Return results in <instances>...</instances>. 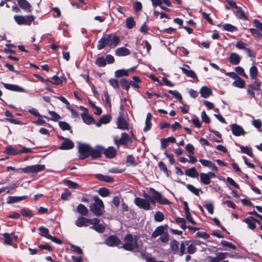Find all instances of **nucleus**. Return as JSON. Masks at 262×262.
Instances as JSON below:
<instances>
[{
	"mask_svg": "<svg viewBox=\"0 0 262 262\" xmlns=\"http://www.w3.org/2000/svg\"><path fill=\"white\" fill-rule=\"evenodd\" d=\"M96 178L100 181L111 183L113 182V178L108 176L103 175L102 174H98Z\"/></svg>",
	"mask_w": 262,
	"mask_h": 262,
	"instance_id": "35",
	"label": "nucleus"
},
{
	"mask_svg": "<svg viewBox=\"0 0 262 262\" xmlns=\"http://www.w3.org/2000/svg\"><path fill=\"white\" fill-rule=\"evenodd\" d=\"M139 239L138 236H135L134 237L130 234H127L124 237V244L122 247L126 250L132 251L135 249H139L141 244L138 243Z\"/></svg>",
	"mask_w": 262,
	"mask_h": 262,
	"instance_id": "1",
	"label": "nucleus"
},
{
	"mask_svg": "<svg viewBox=\"0 0 262 262\" xmlns=\"http://www.w3.org/2000/svg\"><path fill=\"white\" fill-rule=\"evenodd\" d=\"M59 126L63 130L70 129V126L69 124L64 121H60L59 122Z\"/></svg>",
	"mask_w": 262,
	"mask_h": 262,
	"instance_id": "60",
	"label": "nucleus"
},
{
	"mask_svg": "<svg viewBox=\"0 0 262 262\" xmlns=\"http://www.w3.org/2000/svg\"><path fill=\"white\" fill-rule=\"evenodd\" d=\"M117 128L122 130L128 129V124L122 115H119L117 119Z\"/></svg>",
	"mask_w": 262,
	"mask_h": 262,
	"instance_id": "16",
	"label": "nucleus"
},
{
	"mask_svg": "<svg viewBox=\"0 0 262 262\" xmlns=\"http://www.w3.org/2000/svg\"><path fill=\"white\" fill-rule=\"evenodd\" d=\"M211 93V89L206 86H202L200 91L201 96L205 98L209 97Z\"/></svg>",
	"mask_w": 262,
	"mask_h": 262,
	"instance_id": "25",
	"label": "nucleus"
},
{
	"mask_svg": "<svg viewBox=\"0 0 262 262\" xmlns=\"http://www.w3.org/2000/svg\"><path fill=\"white\" fill-rule=\"evenodd\" d=\"M103 152L106 157L112 158L116 154V150L113 147H109L106 149H104Z\"/></svg>",
	"mask_w": 262,
	"mask_h": 262,
	"instance_id": "27",
	"label": "nucleus"
},
{
	"mask_svg": "<svg viewBox=\"0 0 262 262\" xmlns=\"http://www.w3.org/2000/svg\"><path fill=\"white\" fill-rule=\"evenodd\" d=\"M78 148L80 159H84L90 156L92 147L89 145L84 143H79Z\"/></svg>",
	"mask_w": 262,
	"mask_h": 262,
	"instance_id": "5",
	"label": "nucleus"
},
{
	"mask_svg": "<svg viewBox=\"0 0 262 262\" xmlns=\"http://www.w3.org/2000/svg\"><path fill=\"white\" fill-rule=\"evenodd\" d=\"M164 232V228L163 226L158 227L151 234V237L156 238L159 235H161Z\"/></svg>",
	"mask_w": 262,
	"mask_h": 262,
	"instance_id": "38",
	"label": "nucleus"
},
{
	"mask_svg": "<svg viewBox=\"0 0 262 262\" xmlns=\"http://www.w3.org/2000/svg\"><path fill=\"white\" fill-rule=\"evenodd\" d=\"M64 183L66 185L72 188L76 189L78 186L77 183L70 180H66Z\"/></svg>",
	"mask_w": 262,
	"mask_h": 262,
	"instance_id": "62",
	"label": "nucleus"
},
{
	"mask_svg": "<svg viewBox=\"0 0 262 262\" xmlns=\"http://www.w3.org/2000/svg\"><path fill=\"white\" fill-rule=\"evenodd\" d=\"M93 199L94 203L90 205V210L95 215L101 216L103 214L104 209L103 201L98 196H93Z\"/></svg>",
	"mask_w": 262,
	"mask_h": 262,
	"instance_id": "2",
	"label": "nucleus"
},
{
	"mask_svg": "<svg viewBox=\"0 0 262 262\" xmlns=\"http://www.w3.org/2000/svg\"><path fill=\"white\" fill-rule=\"evenodd\" d=\"M236 15L239 19H244V20L247 19V16L246 15L244 11L242 9V8L241 7L237 8Z\"/></svg>",
	"mask_w": 262,
	"mask_h": 262,
	"instance_id": "40",
	"label": "nucleus"
},
{
	"mask_svg": "<svg viewBox=\"0 0 262 262\" xmlns=\"http://www.w3.org/2000/svg\"><path fill=\"white\" fill-rule=\"evenodd\" d=\"M112 37L111 34H105L98 41L97 49L101 50L103 49L106 45L108 46L110 38Z\"/></svg>",
	"mask_w": 262,
	"mask_h": 262,
	"instance_id": "11",
	"label": "nucleus"
},
{
	"mask_svg": "<svg viewBox=\"0 0 262 262\" xmlns=\"http://www.w3.org/2000/svg\"><path fill=\"white\" fill-rule=\"evenodd\" d=\"M104 148L101 146H97L95 148H91L90 156H91L93 159H96L101 157Z\"/></svg>",
	"mask_w": 262,
	"mask_h": 262,
	"instance_id": "14",
	"label": "nucleus"
},
{
	"mask_svg": "<svg viewBox=\"0 0 262 262\" xmlns=\"http://www.w3.org/2000/svg\"><path fill=\"white\" fill-rule=\"evenodd\" d=\"M241 60V56L236 53H231L229 57V61L233 65L238 64Z\"/></svg>",
	"mask_w": 262,
	"mask_h": 262,
	"instance_id": "21",
	"label": "nucleus"
},
{
	"mask_svg": "<svg viewBox=\"0 0 262 262\" xmlns=\"http://www.w3.org/2000/svg\"><path fill=\"white\" fill-rule=\"evenodd\" d=\"M95 63L100 67H103L106 65L105 60L102 57H98L96 59Z\"/></svg>",
	"mask_w": 262,
	"mask_h": 262,
	"instance_id": "53",
	"label": "nucleus"
},
{
	"mask_svg": "<svg viewBox=\"0 0 262 262\" xmlns=\"http://www.w3.org/2000/svg\"><path fill=\"white\" fill-rule=\"evenodd\" d=\"M45 168L44 165L37 164L31 166H28L26 167L22 168L21 170L24 173H37L43 171Z\"/></svg>",
	"mask_w": 262,
	"mask_h": 262,
	"instance_id": "7",
	"label": "nucleus"
},
{
	"mask_svg": "<svg viewBox=\"0 0 262 262\" xmlns=\"http://www.w3.org/2000/svg\"><path fill=\"white\" fill-rule=\"evenodd\" d=\"M150 191L152 193L153 196L156 199L157 202L164 205L170 204V202L167 199L163 197L161 194L155 189L150 188Z\"/></svg>",
	"mask_w": 262,
	"mask_h": 262,
	"instance_id": "10",
	"label": "nucleus"
},
{
	"mask_svg": "<svg viewBox=\"0 0 262 262\" xmlns=\"http://www.w3.org/2000/svg\"><path fill=\"white\" fill-rule=\"evenodd\" d=\"M52 78L54 80V81L51 82V83L57 85H61L62 84V80L58 76L54 75L52 77Z\"/></svg>",
	"mask_w": 262,
	"mask_h": 262,
	"instance_id": "58",
	"label": "nucleus"
},
{
	"mask_svg": "<svg viewBox=\"0 0 262 262\" xmlns=\"http://www.w3.org/2000/svg\"><path fill=\"white\" fill-rule=\"evenodd\" d=\"M91 228L94 229L95 230L98 232L102 233L104 232L105 229V227L104 225L102 224H98L97 225H95V226H92Z\"/></svg>",
	"mask_w": 262,
	"mask_h": 262,
	"instance_id": "54",
	"label": "nucleus"
},
{
	"mask_svg": "<svg viewBox=\"0 0 262 262\" xmlns=\"http://www.w3.org/2000/svg\"><path fill=\"white\" fill-rule=\"evenodd\" d=\"M111 116L108 115L102 116L99 121L96 123L97 127H100L102 124H106L111 120Z\"/></svg>",
	"mask_w": 262,
	"mask_h": 262,
	"instance_id": "30",
	"label": "nucleus"
},
{
	"mask_svg": "<svg viewBox=\"0 0 262 262\" xmlns=\"http://www.w3.org/2000/svg\"><path fill=\"white\" fill-rule=\"evenodd\" d=\"M191 122L196 127L199 128L201 127L202 123L198 118L196 117H193L191 120Z\"/></svg>",
	"mask_w": 262,
	"mask_h": 262,
	"instance_id": "64",
	"label": "nucleus"
},
{
	"mask_svg": "<svg viewBox=\"0 0 262 262\" xmlns=\"http://www.w3.org/2000/svg\"><path fill=\"white\" fill-rule=\"evenodd\" d=\"M61 138L64 140V141L60 146V149L69 150L72 149L74 147V143L71 140L67 138H64L63 137H62Z\"/></svg>",
	"mask_w": 262,
	"mask_h": 262,
	"instance_id": "15",
	"label": "nucleus"
},
{
	"mask_svg": "<svg viewBox=\"0 0 262 262\" xmlns=\"http://www.w3.org/2000/svg\"><path fill=\"white\" fill-rule=\"evenodd\" d=\"M185 174L186 176L191 178H195L199 175L198 172L196 171V169L194 167L186 170L185 171Z\"/></svg>",
	"mask_w": 262,
	"mask_h": 262,
	"instance_id": "29",
	"label": "nucleus"
},
{
	"mask_svg": "<svg viewBox=\"0 0 262 262\" xmlns=\"http://www.w3.org/2000/svg\"><path fill=\"white\" fill-rule=\"evenodd\" d=\"M120 84L123 89L127 91H128L130 88V84H129L128 81L125 79H121Z\"/></svg>",
	"mask_w": 262,
	"mask_h": 262,
	"instance_id": "55",
	"label": "nucleus"
},
{
	"mask_svg": "<svg viewBox=\"0 0 262 262\" xmlns=\"http://www.w3.org/2000/svg\"><path fill=\"white\" fill-rule=\"evenodd\" d=\"M135 21L132 17H128L126 19V26L128 29H132L135 26Z\"/></svg>",
	"mask_w": 262,
	"mask_h": 262,
	"instance_id": "44",
	"label": "nucleus"
},
{
	"mask_svg": "<svg viewBox=\"0 0 262 262\" xmlns=\"http://www.w3.org/2000/svg\"><path fill=\"white\" fill-rule=\"evenodd\" d=\"M235 71L240 75L248 78L247 75L245 73L244 69L241 67H236L235 68Z\"/></svg>",
	"mask_w": 262,
	"mask_h": 262,
	"instance_id": "52",
	"label": "nucleus"
},
{
	"mask_svg": "<svg viewBox=\"0 0 262 262\" xmlns=\"http://www.w3.org/2000/svg\"><path fill=\"white\" fill-rule=\"evenodd\" d=\"M76 211L81 215H87L88 213V208L83 204H80L77 207Z\"/></svg>",
	"mask_w": 262,
	"mask_h": 262,
	"instance_id": "32",
	"label": "nucleus"
},
{
	"mask_svg": "<svg viewBox=\"0 0 262 262\" xmlns=\"http://www.w3.org/2000/svg\"><path fill=\"white\" fill-rule=\"evenodd\" d=\"M39 230L40 231V235L42 236L45 237L46 238L49 239V238H51V235L49 234V229L43 226H40L39 228Z\"/></svg>",
	"mask_w": 262,
	"mask_h": 262,
	"instance_id": "39",
	"label": "nucleus"
},
{
	"mask_svg": "<svg viewBox=\"0 0 262 262\" xmlns=\"http://www.w3.org/2000/svg\"><path fill=\"white\" fill-rule=\"evenodd\" d=\"M14 19L18 25L30 26L34 21L35 17L33 15H15L14 16Z\"/></svg>",
	"mask_w": 262,
	"mask_h": 262,
	"instance_id": "4",
	"label": "nucleus"
},
{
	"mask_svg": "<svg viewBox=\"0 0 262 262\" xmlns=\"http://www.w3.org/2000/svg\"><path fill=\"white\" fill-rule=\"evenodd\" d=\"M232 133L235 136L244 135L246 133L243 127L236 124H233L230 125Z\"/></svg>",
	"mask_w": 262,
	"mask_h": 262,
	"instance_id": "12",
	"label": "nucleus"
},
{
	"mask_svg": "<svg viewBox=\"0 0 262 262\" xmlns=\"http://www.w3.org/2000/svg\"><path fill=\"white\" fill-rule=\"evenodd\" d=\"M20 7L27 12H31V6L26 0H18Z\"/></svg>",
	"mask_w": 262,
	"mask_h": 262,
	"instance_id": "23",
	"label": "nucleus"
},
{
	"mask_svg": "<svg viewBox=\"0 0 262 262\" xmlns=\"http://www.w3.org/2000/svg\"><path fill=\"white\" fill-rule=\"evenodd\" d=\"M181 69L182 72L187 77H190L193 79L197 78L195 72L190 69V67L187 64H184L183 67H181Z\"/></svg>",
	"mask_w": 262,
	"mask_h": 262,
	"instance_id": "13",
	"label": "nucleus"
},
{
	"mask_svg": "<svg viewBox=\"0 0 262 262\" xmlns=\"http://www.w3.org/2000/svg\"><path fill=\"white\" fill-rule=\"evenodd\" d=\"M109 246H117L120 244V241L116 236H110L105 241Z\"/></svg>",
	"mask_w": 262,
	"mask_h": 262,
	"instance_id": "17",
	"label": "nucleus"
},
{
	"mask_svg": "<svg viewBox=\"0 0 262 262\" xmlns=\"http://www.w3.org/2000/svg\"><path fill=\"white\" fill-rule=\"evenodd\" d=\"M186 187L190 191L196 195H199V192L201 191V189L196 188L191 184H187Z\"/></svg>",
	"mask_w": 262,
	"mask_h": 262,
	"instance_id": "41",
	"label": "nucleus"
},
{
	"mask_svg": "<svg viewBox=\"0 0 262 262\" xmlns=\"http://www.w3.org/2000/svg\"><path fill=\"white\" fill-rule=\"evenodd\" d=\"M169 93L174 96L176 98H178L181 103H183V101L182 100V97L181 94L178 92L177 91L170 90L169 91Z\"/></svg>",
	"mask_w": 262,
	"mask_h": 262,
	"instance_id": "51",
	"label": "nucleus"
},
{
	"mask_svg": "<svg viewBox=\"0 0 262 262\" xmlns=\"http://www.w3.org/2000/svg\"><path fill=\"white\" fill-rule=\"evenodd\" d=\"M126 163L128 165L130 166H135L137 164L135 158L131 155L127 156Z\"/></svg>",
	"mask_w": 262,
	"mask_h": 262,
	"instance_id": "49",
	"label": "nucleus"
},
{
	"mask_svg": "<svg viewBox=\"0 0 262 262\" xmlns=\"http://www.w3.org/2000/svg\"><path fill=\"white\" fill-rule=\"evenodd\" d=\"M199 161L204 166L210 168L214 172H217V167L210 161L203 159H200Z\"/></svg>",
	"mask_w": 262,
	"mask_h": 262,
	"instance_id": "18",
	"label": "nucleus"
},
{
	"mask_svg": "<svg viewBox=\"0 0 262 262\" xmlns=\"http://www.w3.org/2000/svg\"><path fill=\"white\" fill-rule=\"evenodd\" d=\"M4 87L9 90L16 92H24V89L18 85L12 84H8V83H3Z\"/></svg>",
	"mask_w": 262,
	"mask_h": 262,
	"instance_id": "24",
	"label": "nucleus"
},
{
	"mask_svg": "<svg viewBox=\"0 0 262 262\" xmlns=\"http://www.w3.org/2000/svg\"><path fill=\"white\" fill-rule=\"evenodd\" d=\"M187 251L189 254H193L196 250L195 246L193 244L187 245Z\"/></svg>",
	"mask_w": 262,
	"mask_h": 262,
	"instance_id": "57",
	"label": "nucleus"
},
{
	"mask_svg": "<svg viewBox=\"0 0 262 262\" xmlns=\"http://www.w3.org/2000/svg\"><path fill=\"white\" fill-rule=\"evenodd\" d=\"M133 79V81H131L129 83L130 85H131L132 86H133L135 88H139V83L140 81L139 78L137 76H134Z\"/></svg>",
	"mask_w": 262,
	"mask_h": 262,
	"instance_id": "45",
	"label": "nucleus"
},
{
	"mask_svg": "<svg viewBox=\"0 0 262 262\" xmlns=\"http://www.w3.org/2000/svg\"><path fill=\"white\" fill-rule=\"evenodd\" d=\"M217 172L214 171H209L208 173H200V181L204 185H208L211 182V179L216 177Z\"/></svg>",
	"mask_w": 262,
	"mask_h": 262,
	"instance_id": "8",
	"label": "nucleus"
},
{
	"mask_svg": "<svg viewBox=\"0 0 262 262\" xmlns=\"http://www.w3.org/2000/svg\"><path fill=\"white\" fill-rule=\"evenodd\" d=\"M249 31L251 32L252 34L255 37H260L262 36V34L258 29L250 28Z\"/></svg>",
	"mask_w": 262,
	"mask_h": 262,
	"instance_id": "63",
	"label": "nucleus"
},
{
	"mask_svg": "<svg viewBox=\"0 0 262 262\" xmlns=\"http://www.w3.org/2000/svg\"><path fill=\"white\" fill-rule=\"evenodd\" d=\"M20 213H21L22 215L25 217H32L33 216V214L29 209H26V208H23L21 209Z\"/></svg>",
	"mask_w": 262,
	"mask_h": 262,
	"instance_id": "48",
	"label": "nucleus"
},
{
	"mask_svg": "<svg viewBox=\"0 0 262 262\" xmlns=\"http://www.w3.org/2000/svg\"><path fill=\"white\" fill-rule=\"evenodd\" d=\"M89 103L95 109L94 113L95 114H96L97 115H100L102 113V110L101 109V108L98 107L97 106H96L94 104V103L90 100L89 101Z\"/></svg>",
	"mask_w": 262,
	"mask_h": 262,
	"instance_id": "56",
	"label": "nucleus"
},
{
	"mask_svg": "<svg viewBox=\"0 0 262 262\" xmlns=\"http://www.w3.org/2000/svg\"><path fill=\"white\" fill-rule=\"evenodd\" d=\"M49 114L51 116L50 119L52 121H57L61 119V117L54 111H50Z\"/></svg>",
	"mask_w": 262,
	"mask_h": 262,
	"instance_id": "47",
	"label": "nucleus"
},
{
	"mask_svg": "<svg viewBox=\"0 0 262 262\" xmlns=\"http://www.w3.org/2000/svg\"><path fill=\"white\" fill-rule=\"evenodd\" d=\"M130 54V51L124 47L117 48L115 50V55L117 56H125Z\"/></svg>",
	"mask_w": 262,
	"mask_h": 262,
	"instance_id": "22",
	"label": "nucleus"
},
{
	"mask_svg": "<svg viewBox=\"0 0 262 262\" xmlns=\"http://www.w3.org/2000/svg\"><path fill=\"white\" fill-rule=\"evenodd\" d=\"M240 149L243 153L247 154L250 157H252L253 154L251 148L248 146H241Z\"/></svg>",
	"mask_w": 262,
	"mask_h": 262,
	"instance_id": "42",
	"label": "nucleus"
},
{
	"mask_svg": "<svg viewBox=\"0 0 262 262\" xmlns=\"http://www.w3.org/2000/svg\"><path fill=\"white\" fill-rule=\"evenodd\" d=\"M90 219L80 216L75 221V225L79 227L88 226L90 225Z\"/></svg>",
	"mask_w": 262,
	"mask_h": 262,
	"instance_id": "19",
	"label": "nucleus"
},
{
	"mask_svg": "<svg viewBox=\"0 0 262 262\" xmlns=\"http://www.w3.org/2000/svg\"><path fill=\"white\" fill-rule=\"evenodd\" d=\"M115 76L117 77H121L123 76H128V71L121 69L117 70L115 73Z\"/></svg>",
	"mask_w": 262,
	"mask_h": 262,
	"instance_id": "43",
	"label": "nucleus"
},
{
	"mask_svg": "<svg viewBox=\"0 0 262 262\" xmlns=\"http://www.w3.org/2000/svg\"><path fill=\"white\" fill-rule=\"evenodd\" d=\"M232 85L238 88L242 89L245 87V82L244 80L239 77L238 79L233 82Z\"/></svg>",
	"mask_w": 262,
	"mask_h": 262,
	"instance_id": "37",
	"label": "nucleus"
},
{
	"mask_svg": "<svg viewBox=\"0 0 262 262\" xmlns=\"http://www.w3.org/2000/svg\"><path fill=\"white\" fill-rule=\"evenodd\" d=\"M250 77L251 79H255L257 78L258 70L257 68L254 65L252 66L249 70Z\"/></svg>",
	"mask_w": 262,
	"mask_h": 262,
	"instance_id": "36",
	"label": "nucleus"
},
{
	"mask_svg": "<svg viewBox=\"0 0 262 262\" xmlns=\"http://www.w3.org/2000/svg\"><path fill=\"white\" fill-rule=\"evenodd\" d=\"M81 117L83 122L86 124H91L94 122V120L92 116L86 113H83L81 114Z\"/></svg>",
	"mask_w": 262,
	"mask_h": 262,
	"instance_id": "28",
	"label": "nucleus"
},
{
	"mask_svg": "<svg viewBox=\"0 0 262 262\" xmlns=\"http://www.w3.org/2000/svg\"><path fill=\"white\" fill-rule=\"evenodd\" d=\"M119 41L120 39L117 36L111 37L109 41L108 46L111 48H114L118 45Z\"/></svg>",
	"mask_w": 262,
	"mask_h": 262,
	"instance_id": "33",
	"label": "nucleus"
},
{
	"mask_svg": "<svg viewBox=\"0 0 262 262\" xmlns=\"http://www.w3.org/2000/svg\"><path fill=\"white\" fill-rule=\"evenodd\" d=\"M3 236L4 237V243L5 244L11 245L12 241V237L11 236L10 234L5 233L3 234Z\"/></svg>",
	"mask_w": 262,
	"mask_h": 262,
	"instance_id": "50",
	"label": "nucleus"
},
{
	"mask_svg": "<svg viewBox=\"0 0 262 262\" xmlns=\"http://www.w3.org/2000/svg\"><path fill=\"white\" fill-rule=\"evenodd\" d=\"M221 244L224 246L228 247L233 250L236 249V246L226 241H222Z\"/></svg>",
	"mask_w": 262,
	"mask_h": 262,
	"instance_id": "61",
	"label": "nucleus"
},
{
	"mask_svg": "<svg viewBox=\"0 0 262 262\" xmlns=\"http://www.w3.org/2000/svg\"><path fill=\"white\" fill-rule=\"evenodd\" d=\"M114 143L116 145L119 146V144H123L126 146L130 145L132 143V140L129 135L125 133L121 134V137L119 140H117V138H114Z\"/></svg>",
	"mask_w": 262,
	"mask_h": 262,
	"instance_id": "6",
	"label": "nucleus"
},
{
	"mask_svg": "<svg viewBox=\"0 0 262 262\" xmlns=\"http://www.w3.org/2000/svg\"><path fill=\"white\" fill-rule=\"evenodd\" d=\"M28 198V197L27 195H23L21 196H9L7 198V202L8 204L15 203L26 200Z\"/></svg>",
	"mask_w": 262,
	"mask_h": 262,
	"instance_id": "20",
	"label": "nucleus"
},
{
	"mask_svg": "<svg viewBox=\"0 0 262 262\" xmlns=\"http://www.w3.org/2000/svg\"><path fill=\"white\" fill-rule=\"evenodd\" d=\"M188 245V241L182 242L181 244L176 240H172L170 243V249L173 254L178 253L182 256L185 252L186 245Z\"/></svg>",
	"mask_w": 262,
	"mask_h": 262,
	"instance_id": "3",
	"label": "nucleus"
},
{
	"mask_svg": "<svg viewBox=\"0 0 262 262\" xmlns=\"http://www.w3.org/2000/svg\"><path fill=\"white\" fill-rule=\"evenodd\" d=\"M134 203L140 208H142L145 210H148L150 209L149 202L144 199L136 197L134 200Z\"/></svg>",
	"mask_w": 262,
	"mask_h": 262,
	"instance_id": "9",
	"label": "nucleus"
},
{
	"mask_svg": "<svg viewBox=\"0 0 262 262\" xmlns=\"http://www.w3.org/2000/svg\"><path fill=\"white\" fill-rule=\"evenodd\" d=\"M223 29L225 31L233 32L237 30V27L230 24H225L222 25Z\"/></svg>",
	"mask_w": 262,
	"mask_h": 262,
	"instance_id": "34",
	"label": "nucleus"
},
{
	"mask_svg": "<svg viewBox=\"0 0 262 262\" xmlns=\"http://www.w3.org/2000/svg\"><path fill=\"white\" fill-rule=\"evenodd\" d=\"M4 152L7 155L15 156L19 154V150L11 145H9L6 147Z\"/></svg>",
	"mask_w": 262,
	"mask_h": 262,
	"instance_id": "26",
	"label": "nucleus"
},
{
	"mask_svg": "<svg viewBox=\"0 0 262 262\" xmlns=\"http://www.w3.org/2000/svg\"><path fill=\"white\" fill-rule=\"evenodd\" d=\"M98 193L101 196H102L103 197H105L109 194L110 192H109L108 190L106 188H101L98 190Z\"/></svg>",
	"mask_w": 262,
	"mask_h": 262,
	"instance_id": "59",
	"label": "nucleus"
},
{
	"mask_svg": "<svg viewBox=\"0 0 262 262\" xmlns=\"http://www.w3.org/2000/svg\"><path fill=\"white\" fill-rule=\"evenodd\" d=\"M155 220L158 222H161L163 221L164 219V215L160 211H157L154 215Z\"/></svg>",
	"mask_w": 262,
	"mask_h": 262,
	"instance_id": "46",
	"label": "nucleus"
},
{
	"mask_svg": "<svg viewBox=\"0 0 262 262\" xmlns=\"http://www.w3.org/2000/svg\"><path fill=\"white\" fill-rule=\"evenodd\" d=\"M244 222L248 225V227L251 229H254L256 227L255 219L253 217L250 216L246 218Z\"/></svg>",
	"mask_w": 262,
	"mask_h": 262,
	"instance_id": "31",
	"label": "nucleus"
}]
</instances>
